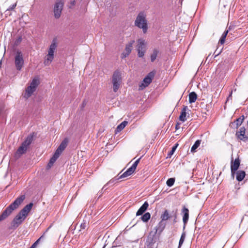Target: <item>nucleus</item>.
Returning <instances> with one entry per match:
<instances>
[{
	"label": "nucleus",
	"instance_id": "f257e3e1",
	"mask_svg": "<svg viewBox=\"0 0 248 248\" xmlns=\"http://www.w3.org/2000/svg\"><path fill=\"white\" fill-rule=\"evenodd\" d=\"M25 199V195H21L8 206L0 216V221L3 220L7 217L11 213L21 204Z\"/></svg>",
	"mask_w": 248,
	"mask_h": 248
},
{
	"label": "nucleus",
	"instance_id": "f03ea898",
	"mask_svg": "<svg viewBox=\"0 0 248 248\" xmlns=\"http://www.w3.org/2000/svg\"><path fill=\"white\" fill-rule=\"evenodd\" d=\"M33 206L32 203L26 205L16 215L13 220L14 227H18L26 218Z\"/></svg>",
	"mask_w": 248,
	"mask_h": 248
},
{
	"label": "nucleus",
	"instance_id": "7ed1b4c3",
	"mask_svg": "<svg viewBox=\"0 0 248 248\" xmlns=\"http://www.w3.org/2000/svg\"><path fill=\"white\" fill-rule=\"evenodd\" d=\"M146 15L143 12H140L138 15L135 21V25L139 28L141 29L145 33L147 31V21L146 20Z\"/></svg>",
	"mask_w": 248,
	"mask_h": 248
},
{
	"label": "nucleus",
	"instance_id": "20e7f679",
	"mask_svg": "<svg viewBox=\"0 0 248 248\" xmlns=\"http://www.w3.org/2000/svg\"><path fill=\"white\" fill-rule=\"evenodd\" d=\"M57 43L56 39H54L49 46L47 55L46 59L44 61V63L45 65H48L53 61L55 50L57 47Z\"/></svg>",
	"mask_w": 248,
	"mask_h": 248
},
{
	"label": "nucleus",
	"instance_id": "39448f33",
	"mask_svg": "<svg viewBox=\"0 0 248 248\" xmlns=\"http://www.w3.org/2000/svg\"><path fill=\"white\" fill-rule=\"evenodd\" d=\"M33 140V134H30L26 139L25 141L21 144V146L18 148L16 155L19 156L24 154L29 145L31 144Z\"/></svg>",
	"mask_w": 248,
	"mask_h": 248
},
{
	"label": "nucleus",
	"instance_id": "423d86ee",
	"mask_svg": "<svg viewBox=\"0 0 248 248\" xmlns=\"http://www.w3.org/2000/svg\"><path fill=\"white\" fill-rule=\"evenodd\" d=\"M40 84V80L39 78H34L31 82L30 85L26 88L24 97L28 98L35 91L37 86Z\"/></svg>",
	"mask_w": 248,
	"mask_h": 248
},
{
	"label": "nucleus",
	"instance_id": "0eeeda50",
	"mask_svg": "<svg viewBox=\"0 0 248 248\" xmlns=\"http://www.w3.org/2000/svg\"><path fill=\"white\" fill-rule=\"evenodd\" d=\"M14 63L16 69L18 71H20L24 65L23 54L20 50H17L15 54Z\"/></svg>",
	"mask_w": 248,
	"mask_h": 248
},
{
	"label": "nucleus",
	"instance_id": "6e6552de",
	"mask_svg": "<svg viewBox=\"0 0 248 248\" xmlns=\"http://www.w3.org/2000/svg\"><path fill=\"white\" fill-rule=\"evenodd\" d=\"M122 82L121 73L119 71H115L112 77V83L113 84V90L116 93L120 87Z\"/></svg>",
	"mask_w": 248,
	"mask_h": 248
},
{
	"label": "nucleus",
	"instance_id": "1a4fd4ad",
	"mask_svg": "<svg viewBox=\"0 0 248 248\" xmlns=\"http://www.w3.org/2000/svg\"><path fill=\"white\" fill-rule=\"evenodd\" d=\"M137 50L139 57H143L146 51V42L144 39L140 38L137 40Z\"/></svg>",
	"mask_w": 248,
	"mask_h": 248
},
{
	"label": "nucleus",
	"instance_id": "9d476101",
	"mask_svg": "<svg viewBox=\"0 0 248 248\" xmlns=\"http://www.w3.org/2000/svg\"><path fill=\"white\" fill-rule=\"evenodd\" d=\"M63 0H57L53 8L54 16L56 18H59L61 15L63 6Z\"/></svg>",
	"mask_w": 248,
	"mask_h": 248
},
{
	"label": "nucleus",
	"instance_id": "9b49d317",
	"mask_svg": "<svg viewBox=\"0 0 248 248\" xmlns=\"http://www.w3.org/2000/svg\"><path fill=\"white\" fill-rule=\"evenodd\" d=\"M154 76V74L153 72L149 73L146 77L143 80L142 82L140 85V89L143 90L145 87H147L152 82V78Z\"/></svg>",
	"mask_w": 248,
	"mask_h": 248
},
{
	"label": "nucleus",
	"instance_id": "f8f14e48",
	"mask_svg": "<svg viewBox=\"0 0 248 248\" xmlns=\"http://www.w3.org/2000/svg\"><path fill=\"white\" fill-rule=\"evenodd\" d=\"M240 165V160L239 158H236L235 160L233 162L232 160L231 162V174L233 178L234 177V174L235 173V171L238 170Z\"/></svg>",
	"mask_w": 248,
	"mask_h": 248
},
{
	"label": "nucleus",
	"instance_id": "ddd939ff",
	"mask_svg": "<svg viewBox=\"0 0 248 248\" xmlns=\"http://www.w3.org/2000/svg\"><path fill=\"white\" fill-rule=\"evenodd\" d=\"M68 142V139L65 138L61 142L59 147L57 148L55 152L57 154L61 155L62 152L65 149Z\"/></svg>",
	"mask_w": 248,
	"mask_h": 248
},
{
	"label": "nucleus",
	"instance_id": "4468645a",
	"mask_svg": "<svg viewBox=\"0 0 248 248\" xmlns=\"http://www.w3.org/2000/svg\"><path fill=\"white\" fill-rule=\"evenodd\" d=\"M245 128L242 127L240 128L239 131H238L236 135L238 139L241 140L245 141L248 140V137L245 135Z\"/></svg>",
	"mask_w": 248,
	"mask_h": 248
},
{
	"label": "nucleus",
	"instance_id": "2eb2a0df",
	"mask_svg": "<svg viewBox=\"0 0 248 248\" xmlns=\"http://www.w3.org/2000/svg\"><path fill=\"white\" fill-rule=\"evenodd\" d=\"M182 212L183 213V221L184 222V229L185 228L186 225L187 223L189 218V210L188 209L184 207L183 209Z\"/></svg>",
	"mask_w": 248,
	"mask_h": 248
},
{
	"label": "nucleus",
	"instance_id": "dca6fc26",
	"mask_svg": "<svg viewBox=\"0 0 248 248\" xmlns=\"http://www.w3.org/2000/svg\"><path fill=\"white\" fill-rule=\"evenodd\" d=\"M149 206V204L147 202H144L140 208L136 213V216H139L142 215L145 211L147 209Z\"/></svg>",
	"mask_w": 248,
	"mask_h": 248
},
{
	"label": "nucleus",
	"instance_id": "f3484780",
	"mask_svg": "<svg viewBox=\"0 0 248 248\" xmlns=\"http://www.w3.org/2000/svg\"><path fill=\"white\" fill-rule=\"evenodd\" d=\"M188 109V108L187 106H185L182 110V111H181V114L179 116V120L183 122H185L186 120V110H187Z\"/></svg>",
	"mask_w": 248,
	"mask_h": 248
},
{
	"label": "nucleus",
	"instance_id": "a211bd4d",
	"mask_svg": "<svg viewBox=\"0 0 248 248\" xmlns=\"http://www.w3.org/2000/svg\"><path fill=\"white\" fill-rule=\"evenodd\" d=\"M135 43L134 40L130 41L125 46V52L128 54H130L132 51L133 45Z\"/></svg>",
	"mask_w": 248,
	"mask_h": 248
},
{
	"label": "nucleus",
	"instance_id": "6ab92c4d",
	"mask_svg": "<svg viewBox=\"0 0 248 248\" xmlns=\"http://www.w3.org/2000/svg\"><path fill=\"white\" fill-rule=\"evenodd\" d=\"M246 175L245 172L243 170H238L236 172V179L238 181H241L243 180Z\"/></svg>",
	"mask_w": 248,
	"mask_h": 248
},
{
	"label": "nucleus",
	"instance_id": "aec40b11",
	"mask_svg": "<svg viewBox=\"0 0 248 248\" xmlns=\"http://www.w3.org/2000/svg\"><path fill=\"white\" fill-rule=\"evenodd\" d=\"M119 179H118V178H114L113 179L110 180L109 181H108L102 188V190L101 191H99V193L100 194V195L101 194H102V191L103 190H106L108 188L107 187V186L108 185H112L113 184H114L115 183H116V182L117 181V180H119Z\"/></svg>",
	"mask_w": 248,
	"mask_h": 248
},
{
	"label": "nucleus",
	"instance_id": "412c9836",
	"mask_svg": "<svg viewBox=\"0 0 248 248\" xmlns=\"http://www.w3.org/2000/svg\"><path fill=\"white\" fill-rule=\"evenodd\" d=\"M134 171L129 168H128L124 172L122 175L118 177V179H122L124 178L127 177L130 175H131Z\"/></svg>",
	"mask_w": 248,
	"mask_h": 248
},
{
	"label": "nucleus",
	"instance_id": "4be33fe9",
	"mask_svg": "<svg viewBox=\"0 0 248 248\" xmlns=\"http://www.w3.org/2000/svg\"><path fill=\"white\" fill-rule=\"evenodd\" d=\"M197 98V94L193 92L189 94V103H192L196 101Z\"/></svg>",
	"mask_w": 248,
	"mask_h": 248
},
{
	"label": "nucleus",
	"instance_id": "5701e85b",
	"mask_svg": "<svg viewBox=\"0 0 248 248\" xmlns=\"http://www.w3.org/2000/svg\"><path fill=\"white\" fill-rule=\"evenodd\" d=\"M128 122L126 121L123 122L121 124L118 125L116 129V132H119L122 131L127 124Z\"/></svg>",
	"mask_w": 248,
	"mask_h": 248
},
{
	"label": "nucleus",
	"instance_id": "b1692460",
	"mask_svg": "<svg viewBox=\"0 0 248 248\" xmlns=\"http://www.w3.org/2000/svg\"><path fill=\"white\" fill-rule=\"evenodd\" d=\"M159 53V50L155 48L152 53L151 54V61L152 62H154L156 59L158 54Z\"/></svg>",
	"mask_w": 248,
	"mask_h": 248
},
{
	"label": "nucleus",
	"instance_id": "393cba45",
	"mask_svg": "<svg viewBox=\"0 0 248 248\" xmlns=\"http://www.w3.org/2000/svg\"><path fill=\"white\" fill-rule=\"evenodd\" d=\"M201 141L200 140H197L195 141V143L192 146L191 151L192 152H195L196 150L198 148L201 144Z\"/></svg>",
	"mask_w": 248,
	"mask_h": 248
},
{
	"label": "nucleus",
	"instance_id": "a878e982",
	"mask_svg": "<svg viewBox=\"0 0 248 248\" xmlns=\"http://www.w3.org/2000/svg\"><path fill=\"white\" fill-rule=\"evenodd\" d=\"M151 217V215L149 213L147 212V213H145L141 217V219L143 221V222H147L150 218Z\"/></svg>",
	"mask_w": 248,
	"mask_h": 248
},
{
	"label": "nucleus",
	"instance_id": "bb28decb",
	"mask_svg": "<svg viewBox=\"0 0 248 248\" xmlns=\"http://www.w3.org/2000/svg\"><path fill=\"white\" fill-rule=\"evenodd\" d=\"M169 217V214L167 210H165L161 216L162 221L167 220Z\"/></svg>",
	"mask_w": 248,
	"mask_h": 248
},
{
	"label": "nucleus",
	"instance_id": "cd10ccee",
	"mask_svg": "<svg viewBox=\"0 0 248 248\" xmlns=\"http://www.w3.org/2000/svg\"><path fill=\"white\" fill-rule=\"evenodd\" d=\"M60 155L57 154L56 152H55L53 156L50 159V164H54L58 158L59 157Z\"/></svg>",
	"mask_w": 248,
	"mask_h": 248
},
{
	"label": "nucleus",
	"instance_id": "c85d7f7f",
	"mask_svg": "<svg viewBox=\"0 0 248 248\" xmlns=\"http://www.w3.org/2000/svg\"><path fill=\"white\" fill-rule=\"evenodd\" d=\"M178 145V143H176L174 146L172 147L171 151L168 153L167 157H170L171 155L175 152L177 146Z\"/></svg>",
	"mask_w": 248,
	"mask_h": 248
},
{
	"label": "nucleus",
	"instance_id": "c756f323",
	"mask_svg": "<svg viewBox=\"0 0 248 248\" xmlns=\"http://www.w3.org/2000/svg\"><path fill=\"white\" fill-rule=\"evenodd\" d=\"M175 182V179L174 178H169L166 182V184L168 186H171L173 185Z\"/></svg>",
	"mask_w": 248,
	"mask_h": 248
},
{
	"label": "nucleus",
	"instance_id": "7c9ffc66",
	"mask_svg": "<svg viewBox=\"0 0 248 248\" xmlns=\"http://www.w3.org/2000/svg\"><path fill=\"white\" fill-rule=\"evenodd\" d=\"M185 237H186V234L185 232H183L182 234L180 239L179 240L178 248H179L182 246V245L183 244L185 239Z\"/></svg>",
	"mask_w": 248,
	"mask_h": 248
},
{
	"label": "nucleus",
	"instance_id": "2f4dec72",
	"mask_svg": "<svg viewBox=\"0 0 248 248\" xmlns=\"http://www.w3.org/2000/svg\"><path fill=\"white\" fill-rule=\"evenodd\" d=\"M140 158H139L135 162L132 164V165L130 167V168L134 172L138 163H139Z\"/></svg>",
	"mask_w": 248,
	"mask_h": 248
},
{
	"label": "nucleus",
	"instance_id": "473e14b6",
	"mask_svg": "<svg viewBox=\"0 0 248 248\" xmlns=\"http://www.w3.org/2000/svg\"><path fill=\"white\" fill-rule=\"evenodd\" d=\"M22 41V37L18 36L15 40L14 44L15 46H18Z\"/></svg>",
	"mask_w": 248,
	"mask_h": 248
},
{
	"label": "nucleus",
	"instance_id": "72a5a7b5",
	"mask_svg": "<svg viewBox=\"0 0 248 248\" xmlns=\"http://www.w3.org/2000/svg\"><path fill=\"white\" fill-rule=\"evenodd\" d=\"M244 119V116H242V118L241 119V118H239L238 119H237L236 120V125L238 126V125H240L242 123L243 120Z\"/></svg>",
	"mask_w": 248,
	"mask_h": 248
},
{
	"label": "nucleus",
	"instance_id": "f704fd0d",
	"mask_svg": "<svg viewBox=\"0 0 248 248\" xmlns=\"http://www.w3.org/2000/svg\"><path fill=\"white\" fill-rule=\"evenodd\" d=\"M225 39L226 38L221 36L219 41V43L221 45H223L225 42Z\"/></svg>",
	"mask_w": 248,
	"mask_h": 248
},
{
	"label": "nucleus",
	"instance_id": "c9c22d12",
	"mask_svg": "<svg viewBox=\"0 0 248 248\" xmlns=\"http://www.w3.org/2000/svg\"><path fill=\"white\" fill-rule=\"evenodd\" d=\"M41 238V237H40L39 239H38L31 246L30 248H35L37 243H38L39 241L40 240V239Z\"/></svg>",
	"mask_w": 248,
	"mask_h": 248
},
{
	"label": "nucleus",
	"instance_id": "e433bc0d",
	"mask_svg": "<svg viewBox=\"0 0 248 248\" xmlns=\"http://www.w3.org/2000/svg\"><path fill=\"white\" fill-rule=\"evenodd\" d=\"M129 54H128L127 53H126L125 51L122 54V58L124 59V58H126L127 56L129 55Z\"/></svg>",
	"mask_w": 248,
	"mask_h": 248
},
{
	"label": "nucleus",
	"instance_id": "4c0bfd02",
	"mask_svg": "<svg viewBox=\"0 0 248 248\" xmlns=\"http://www.w3.org/2000/svg\"><path fill=\"white\" fill-rule=\"evenodd\" d=\"M228 32H229V30H228L225 31L223 32V33L222 34V36H222V37H225V38H226V36H227V34H228Z\"/></svg>",
	"mask_w": 248,
	"mask_h": 248
},
{
	"label": "nucleus",
	"instance_id": "58836bf2",
	"mask_svg": "<svg viewBox=\"0 0 248 248\" xmlns=\"http://www.w3.org/2000/svg\"><path fill=\"white\" fill-rule=\"evenodd\" d=\"M16 3L13 4L12 6H11L9 7V10H13L16 7Z\"/></svg>",
	"mask_w": 248,
	"mask_h": 248
},
{
	"label": "nucleus",
	"instance_id": "ea45409f",
	"mask_svg": "<svg viewBox=\"0 0 248 248\" xmlns=\"http://www.w3.org/2000/svg\"><path fill=\"white\" fill-rule=\"evenodd\" d=\"M71 5L72 6L75 5V4H76V1L75 0H73L72 1H71Z\"/></svg>",
	"mask_w": 248,
	"mask_h": 248
},
{
	"label": "nucleus",
	"instance_id": "a19ab883",
	"mask_svg": "<svg viewBox=\"0 0 248 248\" xmlns=\"http://www.w3.org/2000/svg\"><path fill=\"white\" fill-rule=\"evenodd\" d=\"M53 164H50V161L49 162L48 165H47V167L48 168H50L52 165H53Z\"/></svg>",
	"mask_w": 248,
	"mask_h": 248
},
{
	"label": "nucleus",
	"instance_id": "79ce46f5",
	"mask_svg": "<svg viewBox=\"0 0 248 248\" xmlns=\"http://www.w3.org/2000/svg\"><path fill=\"white\" fill-rule=\"evenodd\" d=\"M85 227H86V226H82V225H81V228H82V229H85Z\"/></svg>",
	"mask_w": 248,
	"mask_h": 248
},
{
	"label": "nucleus",
	"instance_id": "37998d69",
	"mask_svg": "<svg viewBox=\"0 0 248 248\" xmlns=\"http://www.w3.org/2000/svg\"><path fill=\"white\" fill-rule=\"evenodd\" d=\"M232 91L230 93V94L229 95V97H231L232 96Z\"/></svg>",
	"mask_w": 248,
	"mask_h": 248
},
{
	"label": "nucleus",
	"instance_id": "c03bdc74",
	"mask_svg": "<svg viewBox=\"0 0 248 248\" xmlns=\"http://www.w3.org/2000/svg\"><path fill=\"white\" fill-rule=\"evenodd\" d=\"M176 128L177 129H178V126L176 125Z\"/></svg>",
	"mask_w": 248,
	"mask_h": 248
},
{
	"label": "nucleus",
	"instance_id": "a18cd8bd",
	"mask_svg": "<svg viewBox=\"0 0 248 248\" xmlns=\"http://www.w3.org/2000/svg\"><path fill=\"white\" fill-rule=\"evenodd\" d=\"M219 53H218L216 54V55H218L219 54Z\"/></svg>",
	"mask_w": 248,
	"mask_h": 248
},
{
	"label": "nucleus",
	"instance_id": "49530a36",
	"mask_svg": "<svg viewBox=\"0 0 248 248\" xmlns=\"http://www.w3.org/2000/svg\"><path fill=\"white\" fill-rule=\"evenodd\" d=\"M247 124H248V121L247 122Z\"/></svg>",
	"mask_w": 248,
	"mask_h": 248
},
{
	"label": "nucleus",
	"instance_id": "de8ad7c7",
	"mask_svg": "<svg viewBox=\"0 0 248 248\" xmlns=\"http://www.w3.org/2000/svg\"><path fill=\"white\" fill-rule=\"evenodd\" d=\"M105 246L103 248H104Z\"/></svg>",
	"mask_w": 248,
	"mask_h": 248
},
{
	"label": "nucleus",
	"instance_id": "09e8293b",
	"mask_svg": "<svg viewBox=\"0 0 248 248\" xmlns=\"http://www.w3.org/2000/svg\"><path fill=\"white\" fill-rule=\"evenodd\" d=\"M105 246L103 248H104Z\"/></svg>",
	"mask_w": 248,
	"mask_h": 248
}]
</instances>
